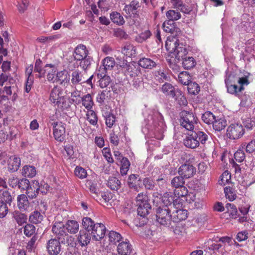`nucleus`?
<instances>
[{"label": "nucleus", "mask_w": 255, "mask_h": 255, "mask_svg": "<svg viewBox=\"0 0 255 255\" xmlns=\"http://www.w3.org/2000/svg\"><path fill=\"white\" fill-rule=\"evenodd\" d=\"M99 79V86L102 88L107 87L111 82V78L109 76L101 77Z\"/></svg>", "instance_id": "63"}, {"label": "nucleus", "mask_w": 255, "mask_h": 255, "mask_svg": "<svg viewBox=\"0 0 255 255\" xmlns=\"http://www.w3.org/2000/svg\"><path fill=\"white\" fill-rule=\"evenodd\" d=\"M231 179V174L228 171H225L221 176V180L219 181V184L222 185H225V184L229 183L230 182Z\"/></svg>", "instance_id": "59"}, {"label": "nucleus", "mask_w": 255, "mask_h": 255, "mask_svg": "<svg viewBox=\"0 0 255 255\" xmlns=\"http://www.w3.org/2000/svg\"><path fill=\"white\" fill-rule=\"evenodd\" d=\"M89 52L86 47L83 45H78L74 49L73 56L76 61H80L88 56Z\"/></svg>", "instance_id": "14"}, {"label": "nucleus", "mask_w": 255, "mask_h": 255, "mask_svg": "<svg viewBox=\"0 0 255 255\" xmlns=\"http://www.w3.org/2000/svg\"><path fill=\"white\" fill-rule=\"evenodd\" d=\"M52 231L62 244H68L69 239L72 238L67 234L65 225L62 222H55L52 226Z\"/></svg>", "instance_id": "4"}, {"label": "nucleus", "mask_w": 255, "mask_h": 255, "mask_svg": "<svg viewBox=\"0 0 255 255\" xmlns=\"http://www.w3.org/2000/svg\"><path fill=\"white\" fill-rule=\"evenodd\" d=\"M174 47L172 48L173 51L169 52L166 57V61L169 67L175 72H179L180 66L178 63L182 60V64L185 69H191L194 67L196 64L195 59L192 56L188 55V51L185 46L175 42Z\"/></svg>", "instance_id": "1"}, {"label": "nucleus", "mask_w": 255, "mask_h": 255, "mask_svg": "<svg viewBox=\"0 0 255 255\" xmlns=\"http://www.w3.org/2000/svg\"><path fill=\"white\" fill-rule=\"evenodd\" d=\"M162 201L163 204L162 207H167L173 209L174 206L176 207V202H179L180 199L178 198L174 199L172 193L166 192L162 196Z\"/></svg>", "instance_id": "13"}, {"label": "nucleus", "mask_w": 255, "mask_h": 255, "mask_svg": "<svg viewBox=\"0 0 255 255\" xmlns=\"http://www.w3.org/2000/svg\"><path fill=\"white\" fill-rule=\"evenodd\" d=\"M20 165V158L15 155L11 156L9 158L7 168L10 172H13L16 171L18 169Z\"/></svg>", "instance_id": "20"}, {"label": "nucleus", "mask_w": 255, "mask_h": 255, "mask_svg": "<svg viewBox=\"0 0 255 255\" xmlns=\"http://www.w3.org/2000/svg\"><path fill=\"white\" fill-rule=\"evenodd\" d=\"M108 237L109 241L113 244L120 242L122 239V236L119 233L113 231L109 232Z\"/></svg>", "instance_id": "51"}, {"label": "nucleus", "mask_w": 255, "mask_h": 255, "mask_svg": "<svg viewBox=\"0 0 255 255\" xmlns=\"http://www.w3.org/2000/svg\"><path fill=\"white\" fill-rule=\"evenodd\" d=\"M178 79L181 83L187 85L191 82V76L188 72L183 71L179 74Z\"/></svg>", "instance_id": "42"}, {"label": "nucleus", "mask_w": 255, "mask_h": 255, "mask_svg": "<svg viewBox=\"0 0 255 255\" xmlns=\"http://www.w3.org/2000/svg\"><path fill=\"white\" fill-rule=\"evenodd\" d=\"M91 236L89 232L80 231L78 238V242L82 246H86L90 243Z\"/></svg>", "instance_id": "26"}, {"label": "nucleus", "mask_w": 255, "mask_h": 255, "mask_svg": "<svg viewBox=\"0 0 255 255\" xmlns=\"http://www.w3.org/2000/svg\"><path fill=\"white\" fill-rule=\"evenodd\" d=\"M66 226L68 232L71 234H75L79 230V224L76 221L69 220Z\"/></svg>", "instance_id": "35"}, {"label": "nucleus", "mask_w": 255, "mask_h": 255, "mask_svg": "<svg viewBox=\"0 0 255 255\" xmlns=\"http://www.w3.org/2000/svg\"><path fill=\"white\" fill-rule=\"evenodd\" d=\"M39 189V183L38 181L34 180L31 185L25 191L27 197L30 199L35 198L38 194Z\"/></svg>", "instance_id": "18"}, {"label": "nucleus", "mask_w": 255, "mask_h": 255, "mask_svg": "<svg viewBox=\"0 0 255 255\" xmlns=\"http://www.w3.org/2000/svg\"><path fill=\"white\" fill-rule=\"evenodd\" d=\"M121 166L120 167V172L122 176L127 174L129 170L130 163L129 161L127 158H123L122 160L120 161Z\"/></svg>", "instance_id": "36"}, {"label": "nucleus", "mask_w": 255, "mask_h": 255, "mask_svg": "<svg viewBox=\"0 0 255 255\" xmlns=\"http://www.w3.org/2000/svg\"><path fill=\"white\" fill-rule=\"evenodd\" d=\"M142 180L137 174H130L128 179V185L129 188L138 192L142 188Z\"/></svg>", "instance_id": "12"}, {"label": "nucleus", "mask_w": 255, "mask_h": 255, "mask_svg": "<svg viewBox=\"0 0 255 255\" xmlns=\"http://www.w3.org/2000/svg\"><path fill=\"white\" fill-rule=\"evenodd\" d=\"M56 79L60 82V85L67 86L69 83L70 76L68 71L64 70L57 72Z\"/></svg>", "instance_id": "21"}, {"label": "nucleus", "mask_w": 255, "mask_h": 255, "mask_svg": "<svg viewBox=\"0 0 255 255\" xmlns=\"http://www.w3.org/2000/svg\"><path fill=\"white\" fill-rule=\"evenodd\" d=\"M111 90L106 89L103 90L100 94L98 95L97 99V102L99 103H104V101L110 96Z\"/></svg>", "instance_id": "54"}, {"label": "nucleus", "mask_w": 255, "mask_h": 255, "mask_svg": "<svg viewBox=\"0 0 255 255\" xmlns=\"http://www.w3.org/2000/svg\"><path fill=\"white\" fill-rule=\"evenodd\" d=\"M36 174V169L33 166L25 165L22 168V174L25 177L32 178L35 176Z\"/></svg>", "instance_id": "34"}, {"label": "nucleus", "mask_w": 255, "mask_h": 255, "mask_svg": "<svg viewBox=\"0 0 255 255\" xmlns=\"http://www.w3.org/2000/svg\"><path fill=\"white\" fill-rule=\"evenodd\" d=\"M13 217L19 225H22L26 222V215L19 211H14L13 213Z\"/></svg>", "instance_id": "37"}, {"label": "nucleus", "mask_w": 255, "mask_h": 255, "mask_svg": "<svg viewBox=\"0 0 255 255\" xmlns=\"http://www.w3.org/2000/svg\"><path fill=\"white\" fill-rule=\"evenodd\" d=\"M187 218V211L186 210H177L175 213H172V228H173L176 224L181 221L184 220Z\"/></svg>", "instance_id": "15"}, {"label": "nucleus", "mask_w": 255, "mask_h": 255, "mask_svg": "<svg viewBox=\"0 0 255 255\" xmlns=\"http://www.w3.org/2000/svg\"><path fill=\"white\" fill-rule=\"evenodd\" d=\"M80 67L84 70H86L90 68L93 62V59L90 56H88L83 59L80 60Z\"/></svg>", "instance_id": "50"}, {"label": "nucleus", "mask_w": 255, "mask_h": 255, "mask_svg": "<svg viewBox=\"0 0 255 255\" xmlns=\"http://www.w3.org/2000/svg\"><path fill=\"white\" fill-rule=\"evenodd\" d=\"M184 144L188 148H195L199 146V141L196 139L192 133L188 134L184 140Z\"/></svg>", "instance_id": "25"}, {"label": "nucleus", "mask_w": 255, "mask_h": 255, "mask_svg": "<svg viewBox=\"0 0 255 255\" xmlns=\"http://www.w3.org/2000/svg\"><path fill=\"white\" fill-rule=\"evenodd\" d=\"M245 133L243 126L238 124H232L227 128V135L232 139L241 138Z\"/></svg>", "instance_id": "6"}, {"label": "nucleus", "mask_w": 255, "mask_h": 255, "mask_svg": "<svg viewBox=\"0 0 255 255\" xmlns=\"http://www.w3.org/2000/svg\"><path fill=\"white\" fill-rule=\"evenodd\" d=\"M188 191L185 186L176 188L174 190V194L177 198L185 197L188 195Z\"/></svg>", "instance_id": "52"}, {"label": "nucleus", "mask_w": 255, "mask_h": 255, "mask_svg": "<svg viewBox=\"0 0 255 255\" xmlns=\"http://www.w3.org/2000/svg\"><path fill=\"white\" fill-rule=\"evenodd\" d=\"M116 121V117L113 114H109L106 118V125L110 128H112Z\"/></svg>", "instance_id": "64"}, {"label": "nucleus", "mask_w": 255, "mask_h": 255, "mask_svg": "<svg viewBox=\"0 0 255 255\" xmlns=\"http://www.w3.org/2000/svg\"><path fill=\"white\" fill-rule=\"evenodd\" d=\"M43 219V215L39 212L35 211L29 216V221L31 223L36 224L40 223Z\"/></svg>", "instance_id": "38"}, {"label": "nucleus", "mask_w": 255, "mask_h": 255, "mask_svg": "<svg viewBox=\"0 0 255 255\" xmlns=\"http://www.w3.org/2000/svg\"><path fill=\"white\" fill-rule=\"evenodd\" d=\"M172 209L167 207L160 206L156 209V221L160 225L172 228V215L171 212Z\"/></svg>", "instance_id": "2"}, {"label": "nucleus", "mask_w": 255, "mask_h": 255, "mask_svg": "<svg viewBox=\"0 0 255 255\" xmlns=\"http://www.w3.org/2000/svg\"><path fill=\"white\" fill-rule=\"evenodd\" d=\"M115 64V61L112 57H106L103 60V65L108 70L112 69Z\"/></svg>", "instance_id": "58"}, {"label": "nucleus", "mask_w": 255, "mask_h": 255, "mask_svg": "<svg viewBox=\"0 0 255 255\" xmlns=\"http://www.w3.org/2000/svg\"><path fill=\"white\" fill-rule=\"evenodd\" d=\"M123 73L128 78L138 77L141 75L140 68L137 63L134 62H129L128 66Z\"/></svg>", "instance_id": "9"}, {"label": "nucleus", "mask_w": 255, "mask_h": 255, "mask_svg": "<svg viewBox=\"0 0 255 255\" xmlns=\"http://www.w3.org/2000/svg\"><path fill=\"white\" fill-rule=\"evenodd\" d=\"M27 197L24 194H21L17 197V206L20 210L26 209L29 206Z\"/></svg>", "instance_id": "31"}, {"label": "nucleus", "mask_w": 255, "mask_h": 255, "mask_svg": "<svg viewBox=\"0 0 255 255\" xmlns=\"http://www.w3.org/2000/svg\"><path fill=\"white\" fill-rule=\"evenodd\" d=\"M106 227L102 223H97L91 231V235L93 239L96 241H100L105 236Z\"/></svg>", "instance_id": "11"}, {"label": "nucleus", "mask_w": 255, "mask_h": 255, "mask_svg": "<svg viewBox=\"0 0 255 255\" xmlns=\"http://www.w3.org/2000/svg\"><path fill=\"white\" fill-rule=\"evenodd\" d=\"M166 15L168 20H177L181 17L180 13L177 10H169L166 13Z\"/></svg>", "instance_id": "48"}, {"label": "nucleus", "mask_w": 255, "mask_h": 255, "mask_svg": "<svg viewBox=\"0 0 255 255\" xmlns=\"http://www.w3.org/2000/svg\"><path fill=\"white\" fill-rule=\"evenodd\" d=\"M136 206L138 215L142 217H145L151 210V206L148 202L140 203V204H137Z\"/></svg>", "instance_id": "22"}, {"label": "nucleus", "mask_w": 255, "mask_h": 255, "mask_svg": "<svg viewBox=\"0 0 255 255\" xmlns=\"http://www.w3.org/2000/svg\"><path fill=\"white\" fill-rule=\"evenodd\" d=\"M62 93L60 88L55 86L52 89L49 97V100L59 108H63L66 103L65 99L62 96Z\"/></svg>", "instance_id": "5"}, {"label": "nucleus", "mask_w": 255, "mask_h": 255, "mask_svg": "<svg viewBox=\"0 0 255 255\" xmlns=\"http://www.w3.org/2000/svg\"><path fill=\"white\" fill-rule=\"evenodd\" d=\"M71 82L74 85L84 82V78L80 71L76 70L72 72Z\"/></svg>", "instance_id": "29"}, {"label": "nucleus", "mask_w": 255, "mask_h": 255, "mask_svg": "<svg viewBox=\"0 0 255 255\" xmlns=\"http://www.w3.org/2000/svg\"><path fill=\"white\" fill-rule=\"evenodd\" d=\"M196 168L192 165L185 163L180 166L178 169L179 175L182 176L185 179L192 177L195 174Z\"/></svg>", "instance_id": "10"}, {"label": "nucleus", "mask_w": 255, "mask_h": 255, "mask_svg": "<svg viewBox=\"0 0 255 255\" xmlns=\"http://www.w3.org/2000/svg\"><path fill=\"white\" fill-rule=\"evenodd\" d=\"M122 52L124 55L129 57L135 54L136 50L132 45L127 44L122 48Z\"/></svg>", "instance_id": "43"}, {"label": "nucleus", "mask_w": 255, "mask_h": 255, "mask_svg": "<svg viewBox=\"0 0 255 255\" xmlns=\"http://www.w3.org/2000/svg\"><path fill=\"white\" fill-rule=\"evenodd\" d=\"M87 120L93 126H96L98 122V117L96 113L92 110H88L86 114Z\"/></svg>", "instance_id": "41"}, {"label": "nucleus", "mask_w": 255, "mask_h": 255, "mask_svg": "<svg viewBox=\"0 0 255 255\" xmlns=\"http://www.w3.org/2000/svg\"><path fill=\"white\" fill-rule=\"evenodd\" d=\"M161 90L166 96L169 97V98H174L178 89H176L169 83H165L162 86Z\"/></svg>", "instance_id": "19"}, {"label": "nucleus", "mask_w": 255, "mask_h": 255, "mask_svg": "<svg viewBox=\"0 0 255 255\" xmlns=\"http://www.w3.org/2000/svg\"><path fill=\"white\" fill-rule=\"evenodd\" d=\"M234 76H229L228 79L225 80V83L227 88L228 92L232 94H236L239 91V87L236 84H233L231 83L230 79Z\"/></svg>", "instance_id": "32"}, {"label": "nucleus", "mask_w": 255, "mask_h": 255, "mask_svg": "<svg viewBox=\"0 0 255 255\" xmlns=\"http://www.w3.org/2000/svg\"><path fill=\"white\" fill-rule=\"evenodd\" d=\"M23 232L26 236L29 237L35 233V227L32 224H26L24 227Z\"/></svg>", "instance_id": "57"}, {"label": "nucleus", "mask_w": 255, "mask_h": 255, "mask_svg": "<svg viewBox=\"0 0 255 255\" xmlns=\"http://www.w3.org/2000/svg\"><path fill=\"white\" fill-rule=\"evenodd\" d=\"M31 184L28 179L23 178L19 180L18 188L21 190L25 191Z\"/></svg>", "instance_id": "60"}, {"label": "nucleus", "mask_w": 255, "mask_h": 255, "mask_svg": "<svg viewBox=\"0 0 255 255\" xmlns=\"http://www.w3.org/2000/svg\"><path fill=\"white\" fill-rule=\"evenodd\" d=\"M139 67H141L143 68L151 69L155 67L156 65L155 62L149 58H142L139 60L138 63Z\"/></svg>", "instance_id": "27"}, {"label": "nucleus", "mask_w": 255, "mask_h": 255, "mask_svg": "<svg viewBox=\"0 0 255 255\" xmlns=\"http://www.w3.org/2000/svg\"><path fill=\"white\" fill-rule=\"evenodd\" d=\"M117 251L120 255H130L132 251V246L128 241L126 240L118 245Z\"/></svg>", "instance_id": "16"}, {"label": "nucleus", "mask_w": 255, "mask_h": 255, "mask_svg": "<svg viewBox=\"0 0 255 255\" xmlns=\"http://www.w3.org/2000/svg\"><path fill=\"white\" fill-rule=\"evenodd\" d=\"M139 7V2L137 0H133L130 2L129 4H126L123 10L127 14V16L131 17Z\"/></svg>", "instance_id": "23"}, {"label": "nucleus", "mask_w": 255, "mask_h": 255, "mask_svg": "<svg viewBox=\"0 0 255 255\" xmlns=\"http://www.w3.org/2000/svg\"><path fill=\"white\" fill-rule=\"evenodd\" d=\"M96 224L89 217H85L82 220V226L86 230V231L90 232L93 229Z\"/></svg>", "instance_id": "39"}, {"label": "nucleus", "mask_w": 255, "mask_h": 255, "mask_svg": "<svg viewBox=\"0 0 255 255\" xmlns=\"http://www.w3.org/2000/svg\"><path fill=\"white\" fill-rule=\"evenodd\" d=\"M191 133L196 138V140L199 141V144H204L206 143L207 140L208 139V135L205 132L200 130L198 129H195L191 131Z\"/></svg>", "instance_id": "24"}, {"label": "nucleus", "mask_w": 255, "mask_h": 255, "mask_svg": "<svg viewBox=\"0 0 255 255\" xmlns=\"http://www.w3.org/2000/svg\"><path fill=\"white\" fill-rule=\"evenodd\" d=\"M241 147L243 149H246V151L248 153H253L255 151V140H251L247 144L246 143H243L241 145Z\"/></svg>", "instance_id": "55"}, {"label": "nucleus", "mask_w": 255, "mask_h": 255, "mask_svg": "<svg viewBox=\"0 0 255 255\" xmlns=\"http://www.w3.org/2000/svg\"><path fill=\"white\" fill-rule=\"evenodd\" d=\"M226 207L227 209V212L228 213L230 218L233 219H236L238 217V211L236 206L231 203H227Z\"/></svg>", "instance_id": "49"}, {"label": "nucleus", "mask_w": 255, "mask_h": 255, "mask_svg": "<svg viewBox=\"0 0 255 255\" xmlns=\"http://www.w3.org/2000/svg\"><path fill=\"white\" fill-rule=\"evenodd\" d=\"M188 86V91L189 94L196 95L200 91V88L199 85L196 82H190Z\"/></svg>", "instance_id": "47"}, {"label": "nucleus", "mask_w": 255, "mask_h": 255, "mask_svg": "<svg viewBox=\"0 0 255 255\" xmlns=\"http://www.w3.org/2000/svg\"><path fill=\"white\" fill-rule=\"evenodd\" d=\"M198 121L197 117L192 112L183 110L180 113V125L186 130L192 131Z\"/></svg>", "instance_id": "3"}, {"label": "nucleus", "mask_w": 255, "mask_h": 255, "mask_svg": "<svg viewBox=\"0 0 255 255\" xmlns=\"http://www.w3.org/2000/svg\"><path fill=\"white\" fill-rule=\"evenodd\" d=\"M174 98L181 106H185L187 104L186 97L179 89L176 92V95Z\"/></svg>", "instance_id": "46"}, {"label": "nucleus", "mask_w": 255, "mask_h": 255, "mask_svg": "<svg viewBox=\"0 0 255 255\" xmlns=\"http://www.w3.org/2000/svg\"><path fill=\"white\" fill-rule=\"evenodd\" d=\"M112 21L119 25H123L125 23L123 17L118 12H113L110 14Z\"/></svg>", "instance_id": "44"}, {"label": "nucleus", "mask_w": 255, "mask_h": 255, "mask_svg": "<svg viewBox=\"0 0 255 255\" xmlns=\"http://www.w3.org/2000/svg\"><path fill=\"white\" fill-rule=\"evenodd\" d=\"M75 175L81 179H83L87 176L86 171L81 167L77 166L74 170Z\"/></svg>", "instance_id": "61"}, {"label": "nucleus", "mask_w": 255, "mask_h": 255, "mask_svg": "<svg viewBox=\"0 0 255 255\" xmlns=\"http://www.w3.org/2000/svg\"><path fill=\"white\" fill-rule=\"evenodd\" d=\"M213 128L216 131H221L227 126V121L224 118L216 117L212 124Z\"/></svg>", "instance_id": "28"}, {"label": "nucleus", "mask_w": 255, "mask_h": 255, "mask_svg": "<svg viewBox=\"0 0 255 255\" xmlns=\"http://www.w3.org/2000/svg\"><path fill=\"white\" fill-rule=\"evenodd\" d=\"M184 179V178L180 175L174 177L171 182L172 186L175 187V189L184 186L185 184Z\"/></svg>", "instance_id": "45"}, {"label": "nucleus", "mask_w": 255, "mask_h": 255, "mask_svg": "<svg viewBox=\"0 0 255 255\" xmlns=\"http://www.w3.org/2000/svg\"><path fill=\"white\" fill-rule=\"evenodd\" d=\"M162 28L166 33H170L176 36L180 32V30L175 25V23L172 20H167L162 24Z\"/></svg>", "instance_id": "17"}, {"label": "nucleus", "mask_w": 255, "mask_h": 255, "mask_svg": "<svg viewBox=\"0 0 255 255\" xmlns=\"http://www.w3.org/2000/svg\"><path fill=\"white\" fill-rule=\"evenodd\" d=\"M243 149H239L234 154L235 159L239 162L243 161L245 159V154Z\"/></svg>", "instance_id": "62"}, {"label": "nucleus", "mask_w": 255, "mask_h": 255, "mask_svg": "<svg viewBox=\"0 0 255 255\" xmlns=\"http://www.w3.org/2000/svg\"><path fill=\"white\" fill-rule=\"evenodd\" d=\"M61 241L56 239H51L47 242L46 249L50 255H58L61 251Z\"/></svg>", "instance_id": "8"}, {"label": "nucleus", "mask_w": 255, "mask_h": 255, "mask_svg": "<svg viewBox=\"0 0 255 255\" xmlns=\"http://www.w3.org/2000/svg\"><path fill=\"white\" fill-rule=\"evenodd\" d=\"M82 105L87 110H91L94 102L90 94L84 95L81 99Z\"/></svg>", "instance_id": "33"}, {"label": "nucleus", "mask_w": 255, "mask_h": 255, "mask_svg": "<svg viewBox=\"0 0 255 255\" xmlns=\"http://www.w3.org/2000/svg\"><path fill=\"white\" fill-rule=\"evenodd\" d=\"M53 127V135L55 139L59 141H62L64 139V134L65 133V128L61 122H52L51 123Z\"/></svg>", "instance_id": "7"}, {"label": "nucleus", "mask_w": 255, "mask_h": 255, "mask_svg": "<svg viewBox=\"0 0 255 255\" xmlns=\"http://www.w3.org/2000/svg\"><path fill=\"white\" fill-rule=\"evenodd\" d=\"M121 183L117 177H111L107 182V186L112 190L117 191L121 188Z\"/></svg>", "instance_id": "30"}, {"label": "nucleus", "mask_w": 255, "mask_h": 255, "mask_svg": "<svg viewBox=\"0 0 255 255\" xmlns=\"http://www.w3.org/2000/svg\"><path fill=\"white\" fill-rule=\"evenodd\" d=\"M224 191L226 198L230 201H233L236 198L237 195L234 189L230 187H226Z\"/></svg>", "instance_id": "53"}, {"label": "nucleus", "mask_w": 255, "mask_h": 255, "mask_svg": "<svg viewBox=\"0 0 255 255\" xmlns=\"http://www.w3.org/2000/svg\"><path fill=\"white\" fill-rule=\"evenodd\" d=\"M12 200V197L7 191H4L0 197V202H2L6 205L8 204L10 205Z\"/></svg>", "instance_id": "56"}, {"label": "nucleus", "mask_w": 255, "mask_h": 255, "mask_svg": "<svg viewBox=\"0 0 255 255\" xmlns=\"http://www.w3.org/2000/svg\"><path fill=\"white\" fill-rule=\"evenodd\" d=\"M216 117L212 112L207 111L202 115V120L206 124L211 125L216 119Z\"/></svg>", "instance_id": "40"}]
</instances>
